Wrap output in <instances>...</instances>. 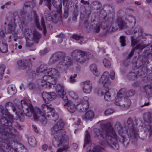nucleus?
<instances>
[{
    "instance_id": "f257e3e1",
    "label": "nucleus",
    "mask_w": 152,
    "mask_h": 152,
    "mask_svg": "<svg viewBox=\"0 0 152 152\" xmlns=\"http://www.w3.org/2000/svg\"><path fill=\"white\" fill-rule=\"evenodd\" d=\"M0 152H17V149L12 147L15 144V138L18 134L17 131L12 126L13 121L9 116L7 109L0 107Z\"/></svg>"
},
{
    "instance_id": "f03ea898",
    "label": "nucleus",
    "mask_w": 152,
    "mask_h": 152,
    "mask_svg": "<svg viewBox=\"0 0 152 152\" xmlns=\"http://www.w3.org/2000/svg\"><path fill=\"white\" fill-rule=\"evenodd\" d=\"M101 127L102 131L98 129L94 130L96 138L100 141V144L104 147L118 150L119 146L117 143V135L110 123L107 122L102 124Z\"/></svg>"
},
{
    "instance_id": "7ed1b4c3",
    "label": "nucleus",
    "mask_w": 152,
    "mask_h": 152,
    "mask_svg": "<svg viewBox=\"0 0 152 152\" xmlns=\"http://www.w3.org/2000/svg\"><path fill=\"white\" fill-rule=\"evenodd\" d=\"M137 123L135 120L133 121L130 117H129L127 121V130L128 135L129 137V140L133 144H135L137 142V140L139 137L138 133L139 130L137 128ZM119 126L118 129V133L119 134L118 137L120 142L126 148L129 144V140L124 135L122 129L121 128L119 123H117L115 125V128L117 126ZM118 128V127H117Z\"/></svg>"
},
{
    "instance_id": "20e7f679",
    "label": "nucleus",
    "mask_w": 152,
    "mask_h": 152,
    "mask_svg": "<svg viewBox=\"0 0 152 152\" xmlns=\"http://www.w3.org/2000/svg\"><path fill=\"white\" fill-rule=\"evenodd\" d=\"M64 124L61 120H59L51 129L52 133L54 138L53 143L56 147L67 145L69 141L68 137L66 135L65 131L63 129Z\"/></svg>"
},
{
    "instance_id": "39448f33",
    "label": "nucleus",
    "mask_w": 152,
    "mask_h": 152,
    "mask_svg": "<svg viewBox=\"0 0 152 152\" xmlns=\"http://www.w3.org/2000/svg\"><path fill=\"white\" fill-rule=\"evenodd\" d=\"M61 0L52 1L53 6L56 8L57 13H54L51 17L52 21L54 23L57 22L58 20L61 17L62 5Z\"/></svg>"
},
{
    "instance_id": "423d86ee",
    "label": "nucleus",
    "mask_w": 152,
    "mask_h": 152,
    "mask_svg": "<svg viewBox=\"0 0 152 152\" xmlns=\"http://www.w3.org/2000/svg\"><path fill=\"white\" fill-rule=\"evenodd\" d=\"M87 53L85 51L76 50L71 53V56L77 62L83 63L85 62L87 58Z\"/></svg>"
},
{
    "instance_id": "0eeeda50",
    "label": "nucleus",
    "mask_w": 152,
    "mask_h": 152,
    "mask_svg": "<svg viewBox=\"0 0 152 152\" xmlns=\"http://www.w3.org/2000/svg\"><path fill=\"white\" fill-rule=\"evenodd\" d=\"M145 130L149 133V136L152 135V116L149 113H145L143 115Z\"/></svg>"
},
{
    "instance_id": "6e6552de",
    "label": "nucleus",
    "mask_w": 152,
    "mask_h": 152,
    "mask_svg": "<svg viewBox=\"0 0 152 152\" xmlns=\"http://www.w3.org/2000/svg\"><path fill=\"white\" fill-rule=\"evenodd\" d=\"M142 64L139 66L136 72H137V75L138 76L144 77L147 75V69L146 65L149 63L148 59L146 57H142L141 61Z\"/></svg>"
},
{
    "instance_id": "1a4fd4ad",
    "label": "nucleus",
    "mask_w": 152,
    "mask_h": 152,
    "mask_svg": "<svg viewBox=\"0 0 152 152\" xmlns=\"http://www.w3.org/2000/svg\"><path fill=\"white\" fill-rule=\"evenodd\" d=\"M74 63V60L72 58L66 56L61 59L59 62L58 66L61 68L65 70L73 66Z\"/></svg>"
},
{
    "instance_id": "9d476101",
    "label": "nucleus",
    "mask_w": 152,
    "mask_h": 152,
    "mask_svg": "<svg viewBox=\"0 0 152 152\" xmlns=\"http://www.w3.org/2000/svg\"><path fill=\"white\" fill-rule=\"evenodd\" d=\"M117 25L120 30L126 29L128 28L126 24L122 20L121 18L118 17L116 22L113 23L111 28L110 27V31H114L117 30L118 29Z\"/></svg>"
},
{
    "instance_id": "9b49d317",
    "label": "nucleus",
    "mask_w": 152,
    "mask_h": 152,
    "mask_svg": "<svg viewBox=\"0 0 152 152\" xmlns=\"http://www.w3.org/2000/svg\"><path fill=\"white\" fill-rule=\"evenodd\" d=\"M42 96L45 103L48 104L56 98V95L54 92L48 93L43 92L42 94Z\"/></svg>"
},
{
    "instance_id": "f8f14e48",
    "label": "nucleus",
    "mask_w": 152,
    "mask_h": 152,
    "mask_svg": "<svg viewBox=\"0 0 152 152\" xmlns=\"http://www.w3.org/2000/svg\"><path fill=\"white\" fill-rule=\"evenodd\" d=\"M46 108L47 109V113L46 115L47 117L50 118L52 120L54 121L58 119V115L54 109L47 105H45V108Z\"/></svg>"
},
{
    "instance_id": "ddd939ff",
    "label": "nucleus",
    "mask_w": 152,
    "mask_h": 152,
    "mask_svg": "<svg viewBox=\"0 0 152 152\" xmlns=\"http://www.w3.org/2000/svg\"><path fill=\"white\" fill-rule=\"evenodd\" d=\"M100 82L102 83L105 88L108 86L111 83L110 80L109 79L108 72H105L102 75L100 79Z\"/></svg>"
},
{
    "instance_id": "4468645a",
    "label": "nucleus",
    "mask_w": 152,
    "mask_h": 152,
    "mask_svg": "<svg viewBox=\"0 0 152 152\" xmlns=\"http://www.w3.org/2000/svg\"><path fill=\"white\" fill-rule=\"evenodd\" d=\"M35 112L37 113L34 115V119L35 120H39L43 122L47 121H46V118L44 115V113L39 108H37L35 110Z\"/></svg>"
},
{
    "instance_id": "2eb2a0df",
    "label": "nucleus",
    "mask_w": 152,
    "mask_h": 152,
    "mask_svg": "<svg viewBox=\"0 0 152 152\" xmlns=\"http://www.w3.org/2000/svg\"><path fill=\"white\" fill-rule=\"evenodd\" d=\"M32 63V61L31 59L29 61L25 59L20 60L17 62L19 68L23 69H26L28 66L29 67L31 66Z\"/></svg>"
},
{
    "instance_id": "dca6fc26",
    "label": "nucleus",
    "mask_w": 152,
    "mask_h": 152,
    "mask_svg": "<svg viewBox=\"0 0 152 152\" xmlns=\"http://www.w3.org/2000/svg\"><path fill=\"white\" fill-rule=\"evenodd\" d=\"M37 108L34 109L32 105L31 104H29L28 106L25 107L23 110L26 116L30 117L33 115L34 117V115L35 113L36 114L37 113H35V111Z\"/></svg>"
},
{
    "instance_id": "f3484780",
    "label": "nucleus",
    "mask_w": 152,
    "mask_h": 152,
    "mask_svg": "<svg viewBox=\"0 0 152 152\" xmlns=\"http://www.w3.org/2000/svg\"><path fill=\"white\" fill-rule=\"evenodd\" d=\"M109 88H108V90L106 89L104 92L102 91L101 93L102 95H104V99L105 100L110 101L112 100L113 97H114L115 93L114 90L111 89H109Z\"/></svg>"
},
{
    "instance_id": "a211bd4d",
    "label": "nucleus",
    "mask_w": 152,
    "mask_h": 152,
    "mask_svg": "<svg viewBox=\"0 0 152 152\" xmlns=\"http://www.w3.org/2000/svg\"><path fill=\"white\" fill-rule=\"evenodd\" d=\"M56 90L58 95L62 98L63 100L67 99V96L66 93L64 91V88L63 85L58 84L56 87Z\"/></svg>"
},
{
    "instance_id": "6ab92c4d",
    "label": "nucleus",
    "mask_w": 152,
    "mask_h": 152,
    "mask_svg": "<svg viewBox=\"0 0 152 152\" xmlns=\"http://www.w3.org/2000/svg\"><path fill=\"white\" fill-rule=\"evenodd\" d=\"M64 101L65 104L64 106H67V108L68 110L70 112L74 113L76 110V106L70 100H63Z\"/></svg>"
},
{
    "instance_id": "aec40b11",
    "label": "nucleus",
    "mask_w": 152,
    "mask_h": 152,
    "mask_svg": "<svg viewBox=\"0 0 152 152\" xmlns=\"http://www.w3.org/2000/svg\"><path fill=\"white\" fill-rule=\"evenodd\" d=\"M92 89V84L89 80H87L83 82V89L84 92L89 93L91 92Z\"/></svg>"
},
{
    "instance_id": "412c9836",
    "label": "nucleus",
    "mask_w": 152,
    "mask_h": 152,
    "mask_svg": "<svg viewBox=\"0 0 152 152\" xmlns=\"http://www.w3.org/2000/svg\"><path fill=\"white\" fill-rule=\"evenodd\" d=\"M94 144L91 145L88 148L87 152H100L104 149L103 147L99 145L95 147Z\"/></svg>"
},
{
    "instance_id": "4be33fe9",
    "label": "nucleus",
    "mask_w": 152,
    "mask_h": 152,
    "mask_svg": "<svg viewBox=\"0 0 152 152\" xmlns=\"http://www.w3.org/2000/svg\"><path fill=\"white\" fill-rule=\"evenodd\" d=\"M47 73L52 76L53 78L54 79L56 80V83L57 79L58 77L60 75L59 72L55 68L49 69H48Z\"/></svg>"
},
{
    "instance_id": "5701e85b",
    "label": "nucleus",
    "mask_w": 152,
    "mask_h": 152,
    "mask_svg": "<svg viewBox=\"0 0 152 152\" xmlns=\"http://www.w3.org/2000/svg\"><path fill=\"white\" fill-rule=\"evenodd\" d=\"M47 74L43 77V79L45 82H48L53 85H56V80L53 78L52 76L49 74L48 73H45Z\"/></svg>"
},
{
    "instance_id": "b1692460",
    "label": "nucleus",
    "mask_w": 152,
    "mask_h": 152,
    "mask_svg": "<svg viewBox=\"0 0 152 152\" xmlns=\"http://www.w3.org/2000/svg\"><path fill=\"white\" fill-rule=\"evenodd\" d=\"M120 103L121 106L123 107L128 108L130 105L131 102L130 100L127 97H122L120 98Z\"/></svg>"
},
{
    "instance_id": "393cba45",
    "label": "nucleus",
    "mask_w": 152,
    "mask_h": 152,
    "mask_svg": "<svg viewBox=\"0 0 152 152\" xmlns=\"http://www.w3.org/2000/svg\"><path fill=\"white\" fill-rule=\"evenodd\" d=\"M94 116V112L91 110L87 112L85 115L82 116L83 119L85 121L91 120Z\"/></svg>"
},
{
    "instance_id": "a878e982",
    "label": "nucleus",
    "mask_w": 152,
    "mask_h": 152,
    "mask_svg": "<svg viewBox=\"0 0 152 152\" xmlns=\"http://www.w3.org/2000/svg\"><path fill=\"white\" fill-rule=\"evenodd\" d=\"M150 47L146 48L145 50L143 53V57H146L148 58L152 57V45H150Z\"/></svg>"
},
{
    "instance_id": "bb28decb",
    "label": "nucleus",
    "mask_w": 152,
    "mask_h": 152,
    "mask_svg": "<svg viewBox=\"0 0 152 152\" xmlns=\"http://www.w3.org/2000/svg\"><path fill=\"white\" fill-rule=\"evenodd\" d=\"M33 37L32 38L34 42L38 43L39 40L41 38V35L40 33L37 31H34L33 35Z\"/></svg>"
},
{
    "instance_id": "cd10ccee",
    "label": "nucleus",
    "mask_w": 152,
    "mask_h": 152,
    "mask_svg": "<svg viewBox=\"0 0 152 152\" xmlns=\"http://www.w3.org/2000/svg\"><path fill=\"white\" fill-rule=\"evenodd\" d=\"M62 53L60 52L56 53L53 54V56L51 57V59L54 60L55 61L59 60V61L62 57H61Z\"/></svg>"
},
{
    "instance_id": "c85d7f7f",
    "label": "nucleus",
    "mask_w": 152,
    "mask_h": 152,
    "mask_svg": "<svg viewBox=\"0 0 152 152\" xmlns=\"http://www.w3.org/2000/svg\"><path fill=\"white\" fill-rule=\"evenodd\" d=\"M17 90L12 85H10L8 87L7 92L11 95L14 94L16 92Z\"/></svg>"
},
{
    "instance_id": "c756f323",
    "label": "nucleus",
    "mask_w": 152,
    "mask_h": 152,
    "mask_svg": "<svg viewBox=\"0 0 152 152\" xmlns=\"http://www.w3.org/2000/svg\"><path fill=\"white\" fill-rule=\"evenodd\" d=\"M150 45H148L146 46L143 43H141L137 45L133 49L134 50H141L145 48V50L146 48L147 47H150Z\"/></svg>"
},
{
    "instance_id": "7c9ffc66",
    "label": "nucleus",
    "mask_w": 152,
    "mask_h": 152,
    "mask_svg": "<svg viewBox=\"0 0 152 152\" xmlns=\"http://www.w3.org/2000/svg\"><path fill=\"white\" fill-rule=\"evenodd\" d=\"M90 26V28L94 29L96 32H98L100 31V26L97 24H95L94 22H91Z\"/></svg>"
},
{
    "instance_id": "2f4dec72",
    "label": "nucleus",
    "mask_w": 152,
    "mask_h": 152,
    "mask_svg": "<svg viewBox=\"0 0 152 152\" xmlns=\"http://www.w3.org/2000/svg\"><path fill=\"white\" fill-rule=\"evenodd\" d=\"M34 20L36 24L37 27V28L39 30L42 29V27L41 26L40 24L39 23V17L35 12L34 13Z\"/></svg>"
},
{
    "instance_id": "473e14b6",
    "label": "nucleus",
    "mask_w": 152,
    "mask_h": 152,
    "mask_svg": "<svg viewBox=\"0 0 152 152\" xmlns=\"http://www.w3.org/2000/svg\"><path fill=\"white\" fill-rule=\"evenodd\" d=\"M46 66L43 65H41L37 70V73H47L48 69Z\"/></svg>"
},
{
    "instance_id": "72a5a7b5",
    "label": "nucleus",
    "mask_w": 152,
    "mask_h": 152,
    "mask_svg": "<svg viewBox=\"0 0 152 152\" xmlns=\"http://www.w3.org/2000/svg\"><path fill=\"white\" fill-rule=\"evenodd\" d=\"M72 37L75 40L78 41V42L80 44L83 43V37L77 34L73 35Z\"/></svg>"
},
{
    "instance_id": "f704fd0d",
    "label": "nucleus",
    "mask_w": 152,
    "mask_h": 152,
    "mask_svg": "<svg viewBox=\"0 0 152 152\" xmlns=\"http://www.w3.org/2000/svg\"><path fill=\"white\" fill-rule=\"evenodd\" d=\"M125 20L128 21L130 23H132L134 21V24L136 23L135 17L132 15H126L125 18Z\"/></svg>"
},
{
    "instance_id": "c9c22d12",
    "label": "nucleus",
    "mask_w": 152,
    "mask_h": 152,
    "mask_svg": "<svg viewBox=\"0 0 152 152\" xmlns=\"http://www.w3.org/2000/svg\"><path fill=\"white\" fill-rule=\"evenodd\" d=\"M28 143L32 146H34L36 144V141L34 137L33 136L29 137L28 138Z\"/></svg>"
},
{
    "instance_id": "e433bc0d",
    "label": "nucleus",
    "mask_w": 152,
    "mask_h": 152,
    "mask_svg": "<svg viewBox=\"0 0 152 152\" xmlns=\"http://www.w3.org/2000/svg\"><path fill=\"white\" fill-rule=\"evenodd\" d=\"M90 142V135L87 130L86 131V134L85 137L84 144L83 147L84 148L86 145Z\"/></svg>"
},
{
    "instance_id": "4c0bfd02",
    "label": "nucleus",
    "mask_w": 152,
    "mask_h": 152,
    "mask_svg": "<svg viewBox=\"0 0 152 152\" xmlns=\"http://www.w3.org/2000/svg\"><path fill=\"white\" fill-rule=\"evenodd\" d=\"M91 71L95 75L98 72L97 68L96 65L95 64H91L90 66Z\"/></svg>"
},
{
    "instance_id": "58836bf2",
    "label": "nucleus",
    "mask_w": 152,
    "mask_h": 152,
    "mask_svg": "<svg viewBox=\"0 0 152 152\" xmlns=\"http://www.w3.org/2000/svg\"><path fill=\"white\" fill-rule=\"evenodd\" d=\"M145 92L146 94L149 95L152 94V87L150 85H147L144 87Z\"/></svg>"
},
{
    "instance_id": "ea45409f",
    "label": "nucleus",
    "mask_w": 152,
    "mask_h": 152,
    "mask_svg": "<svg viewBox=\"0 0 152 152\" xmlns=\"http://www.w3.org/2000/svg\"><path fill=\"white\" fill-rule=\"evenodd\" d=\"M69 8L68 6H66L64 8V12L63 16V18L64 19H66L69 16Z\"/></svg>"
},
{
    "instance_id": "a19ab883",
    "label": "nucleus",
    "mask_w": 152,
    "mask_h": 152,
    "mask_svg": "<svg viewBox=\"0 0 152 152\" xmlns=\"http://www.w3.org/2000/svg\"><path fill=\"white\" fill-rule=\"evenodd\" d=\"M0 51L3 53H6L7 51V45L4 43H2L0 47Z\"/></svg>"
},
{
    "instance_id": "79ce46f5",
    "label": "nucleus",
    "mask_w": 152,
    "mask_h": 152,
    "mask_svg": "<svg viewBox=\"0 0 152 152\" xmlns=\"http://www.w3.org/2000/svg\"><path fill=\"white\" fill-rule=\"evenodd\" d=\"M5 68V66L4 65L2 64L0 65V80L2 79L3 77Z\"/></svg>"
},
{
    "instance_id": "37998d69",
    "label": "nucleus",
    "mask_w": 152,
    "mask_h": 152,
    "mask_svg": "<svg viewBox=\"0 0 152 152\" xmlns=\"http://www.w3.org/2000/svg\"><path fill=\"white\" fill-rule=\"evenodd\" d=\"M137 76L135 72H131L128 75L127 77L129 79L131 80H134L136 78Z\"/></svg>"
},
{
    "instance_id": "c03bdc74",
    "label": "nucleus",
    "mask_w": 152,
    "mask_h": 152,
    "mask_svg": "<svg viewBox=\"0 0 152 152\" xmlns=\"http://www.w3.org/2000/svg\"><path fill=\"white\" fill-rule=\"evenodd\" d=\"M26 38L27 39H26V46L28 47H31L34 44V41L32 39L31 40L28 38Z\"/></svg>"
},
{
    "instance_id": "a18cd8bd",
    "label": "nucleus",
    "mask_w": 152,
    "mask_h": 152,
    "mask_svg": "<svg viewBox=\"0 0 152 152\" xmlns=\"http://www.w3.org/2000/svg\"><path fill=\"white\" fill-rule=\"evenodd\" d=\"M103 62L104 66L107 68H109L111 66V64L110 61L106 58H104L103 60Z\"/></svg>"
},
{
    "instance_id": "49530a36",
    "label": "nucleus",
    "mask_w": 152,
    "mask_h": 152,
    "mask_svg": "<svg viewBox=\"0 0 152 152\" xmlns=\"http://www.w3.org/2000/svg\"><path fill=\"white\" fill-rule=\"evenodd\" d=\"M32 34L31 29L28 28H26L24 30V35L26 38H28V36H29Z\"/></svg>"
},
{
    "instance_id": "de8ad7c7",
    "label": "nucleus",
    "mask_w": 152,
    "mask_h": 152,
    "mask_svg": "<svg viewBox=\"0 0 152 152\" xmlns=\"http://www.w3.org/2000/svg\"><path fill=\"white\" fill-rule=\"evenodd\" d=\"M41 25L43 28V32L44 34H46L47 32V30L46 29V26L45 24V22L44 20V18L42 17L41 18Z\"/></svg>"
},
{
    "instance_id": "09e8293b",
    "label": "nucleus",
    "mask_w": 152,
    "mask_h": 152,
    "mask_svg": "<svg viewBox=\"0 0 152 152\" xmlns=\"http://www.w3.org/2000/svg\"><path fill=\"white\" fill-rule=\"evenodd\" d=\"M125 39V37L124 36H122L120 37V42L121 43V45L123 47L125 46L126 45V40Z\"/></svg>"
},
{
    "instance_id": "8fccbe9b",
    "label": "nucleus",
    "mask_w": 152,
    "mask_h": 152,
    "mask_svg": "<svg viewBox=\"0 0 152 152\" xmlns=\"http://www.w3.org/2000/svg\"><path fill=\"white\" fill-rule=\"evenodd\" d=\"M131 46L132 47H133L138 43V41L137 39L135 38L133 36L131 37Z\"/></svg>"
},
{
    "instance_id": "3c124183",
    "label": "nucleus",
    "mask_w": 152,
    "mask_h": 152,
    "mask_svg": "<svg viewBox=\"0 0 152 152\" xmlns=\"http://www.w3.org/2000/svg\"><path fill=\"white\" fill-rule=\"evenodd\" d=\"M126 91V90L124 88L120 89L118 92L119 94L118 97H119V96H122V97H124V96L125 95L126 96V93H125Z\"/></svg>"
},
{
    "instance_id": "603ef678",
    "label": "nucleus",
    "mask_w": 152,
    "mask_h": 152,
    "mask_svg": "<svg viewBox=\"0 0 152 152\" xmlns=\"http://www.w3.org/2000/svg\"><path fill=\"white\" fill-rule=\"evenodd\" d=\"M114 111V110L112 108H108L104 112V114L106 115L112 114Z\"/></svg>"
},
{
    "instance_id": "864d4df0",
    "label": "nucleus",
    "mask_w": 152,
    "mask_h": 152,
    "mask_svg": "<svg viewBox=\"0 0 152 152\" xmlns=\"http://www.w3.org/2000/svg\"><path fill=\"white\" fill-rule=\"evenodd\" d=\"M135 93V91L133 89H131L128 91V92L126 93V96L127 97L132 96L134 95Z\"/></svg>"
},
{
    "instance_id": "5fc2aeb1",
    "label": "nucleus",
    "mask_w": 152,
    "mask_h": 152,
    "mask_svg": "<svg viewBox=\"0 0 152 152\" xmlns=\"http://www.w3.org/2000/svg\"><path fill=\"white\" fill-rule=\"evenodd\" d=\"M77 75L75 74L71 75L69 79V82L71 83L75 82L76 81L75 78L77 77Z\"/></svg>"
},
{
    "instance_id": "6e6d98bb",
    "label": "nucleus",
    "mask_w": 152,
    "mask_h": 152,
    "mask_svg": "<svg viewBox=\"0 0 152 152\" xmlns=\"http://www.w3.org/2000/svg\"><path fill=\"white\" fill-rule=\"evenodd\" d=\"M88 99L89 98L88 97L85 96L84 97L83 99L82 100V102L83 104L84 103H85V105H86L87 107L89 104L88 102Z\"/></svg>"
},
{
    "instance_id": "4d7b16f0",
    "label": "nucleus",
    "mask_w": 152,
    "mask_h": 152,
    "mask_svg": "<svg viewBox=\"0 0 152 152\" xmlns=\"http://www.w3.org/2000/svg\"><path fill=\"white\" fill-rule=\"evenodd\" d=\"M78 15V12L77 10L75 11L73 13L72 20L74 21H76L77 20V17Z\"/></svg>"
},
{
    "instance_id": "13d9d810",
    "label": "nucleus",
    "mask_w": 152,
    "mask_h": 152,
    "mask_svg": "<svg viewBox=\"0 0 152 152\" xmlns=\"http://www.w3.org/2000/svg\"><path fill=\"white\" fill-rule=\"evenodd\" d=\"M21 109L23 110L24 109L25 107H26L28 106V104H26L25 101L24 100H22L21 102Z\"/></svg>"
},
{
    "instance_id": "bf43d9fd",
    "label": "nucleus",
    "mask_w": 152,
    "mask_h": 152,
    "mask_svg": "<svg viewBox=\"0 0 152 152\" xmlns=\"http://www.w3.org/2000/svg\"><path fill=\"white\" fill-rule=\"evenodd\" d=\"M12 109L13 112H15V114L18 116L20 118V115H21L22 114V111L20 112L17 111L16 108L13 107H12Z\"/></svg>"
},
{
    "instance_id": "052dcab7",
    "label": "nucleus",
    "mask_w": 152,
    "mask_h": 152,
    "mask_svg": "<svg viewBox=\"0 0 152 152\" xmlns=\"http://www.w3.org/2000/svg\"><path fill=\"white\" fill-rule=\"evenodd\" d=\"M21 23L23 27L26 26L27 24V20L26 19L23 18H21Z\"/></svg>"
},
{
    "instance_id": "680f3d73",
    "label": "nucleus",
    "mask_w": 152,
    "mask_h": 152,
    "mask_svg": "<svg viewBox=\"0 0 152 152\" xmlns=\"http://www.w3.org/2000/svg\"><path fill=\"white\" fill-rule=\"evenodd\" d=\"M46 2L45 3L46 5L48 7L50 10H51V6H52L51 4V0H44Z\"/></svg>"
},
{
    "instance_id": "e2e57ef3",
    "label": "nucleus",
    "mask_w": 152,
    "mask_h": 152,
    "mask_svg": "<svg viewBox=\"0 0 152 152\" xmlns=\"http://www.w3.org/2000/svg\"><path fill=\"white\" fill-rule=\"evenodd\" d=\"M122 96H119V97H118L115 100V104L116 105L121 106V104L120 103L121 101L120 98Z\"/></svg>"
},
{
    "instance_id": "0e129e2a",
    "label": "nucleus",
    "mask_w": 152,
    "mask_h": 152,
    "mask_svg": "<svg viewBox=\"0 0 152 152\" xmlns=\"http://www.w3.org/2000/svg\"><path fill=\"white\" fill-rule=\"evenodd\" d=\"M83 12H81L80 14L81 17H86L87 16V12L86 9L85 8H83L82 9Z\"/></svg>"
},
{
    "instance_id": "69168bd1",
    "label": "nucleus",
    "mask_w": 152,
    "mask_h": 152,
    "mask_svg": "<svg viewBox=\"0 0 152 152\" xmlns=\"http://www.w3.org/2000/svg\"><path fill=\"white\" fill-rule=\"evenodd\" d=\"M69 94L71 97L75 99L77 98V95L74 91H71L69 93Z\"/></svg>"
},
{
    "instance_id": "338daca9",
    "label": "nucleus",
    "mask_w": 152,
    "mask_h": 152,
    "mask_svg": "<svg viewBox=\"0 0 152 152\" xmlns=\"http://www.w3.org/2000/svg\"><path fill=\"white\" fill-rule=\"evenodd\" d=\"M28 87L30 90H32L34 89L35 88L36 86L34 83H31L29 84Z\"/></svg>"
},
{
    "instance_id": "774afa93",
    "label": "nucleus",
    "mask_w": 152,
    "mask_h": 152,
    "mask_svg": "<svg viewBox=\"0 0 152 152\" xmlns=\"http://www.w3.org/2000/svg\"><path fill=\"white\" fill-rule=\"evenodd\" d=\"M64 37V34L61 33L57 35V37L60 38V39H58V41L60 43H61L62 41V38Z\"/></svg>"
}]
</instances>
